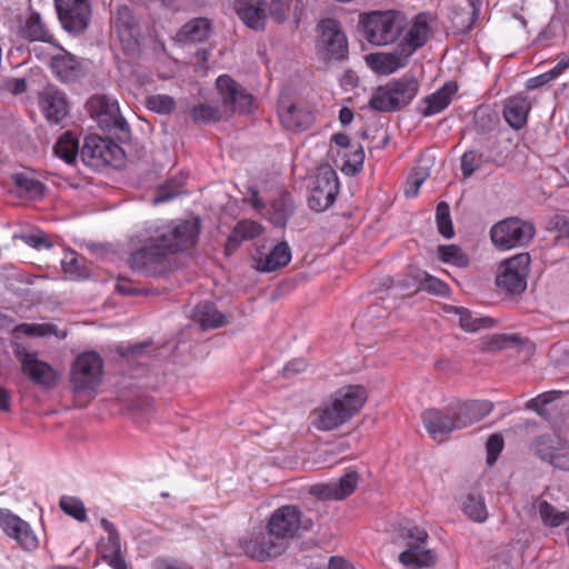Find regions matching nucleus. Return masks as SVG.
<instances>
[{"label": "nucleus", "mask_w": 569, "mask_h": 569, "mask_svg": "<svg viewBox=\"0 0 569 569\" xmlns=\"http://www.w3.org/2000/svg\"><path fill=\"white\" fill-rule=\"evenodd\" d=\"M198 219H174L149 222L140 234L143 246L129 257V266L148 276L163 274L170 257L192 248L198 239Z\"/></svg>", "instance_id": "obj_1"}, {"label": "nucleus", "mask_w": 569, "mask_h": 569, "mask_svg": "<svg viewBox=\"0 0 569 569\" xmlns=\"http://www.w3.org/2000/svg\"><path fill=\"white\" fill-rule=\"evenodd\" d=\"M431 16L421 12L408 19L398 10H373L359 16L358 26L363 38L372 46L383 47L400 42L406 33L416 24H421L426 30V42L431 33Z\"/></svg>", "instance_id": "obj_2"}, {"label": "nucleus", "mask_w": 569, "mask_h": 569, "mask_svg": "<svg viewBox=\"0 0 569 569\" xmlns=\"http://www.w3.org/2000/svg\"><path fill=\"white\" fill-rule=\"evenodd\" d=\"M367 390L359 385L345 386L312 412L311 425L320 431H331L349 421L365 405Z\"/></svg>", "instance_id": "obj_3"}, {"label": "nucleus", "mask_w": 569, "mask_h": 569, "mask_svg": "<svg viewBox=\"0 0 569 569\" xmlns=\"http://www.w3.org/2000/svg\"><path fill=\"white\" fill-rule=\"evenodd\" d=\"M426 44V30L416 24L397 42L393 52H376L366 56L367 66L377 74L388 76L407 66L409 58Z\"/></svg>", "instance_id": "obj_4"}, {"label": "nucleus", "mask_w": 569, "mask_h": 569, "mask_svg": "<svg viewBox=\"0 0 569 569\" xmlns=\"http://www.w3.org/2000/svg\"><path fill=\"white\" fill-rule=\"evenodd\" d=\"M531 222L518 217H509L496 222L490 229V239L500 250H511L527 246L535 236Z\"/></svg>", "instance_id": "obj_5"}, {"label": "nucleus", "mask_w": 569, "mask_h": 569, "mask_svg": "<svg viewBox=\"0 0 569 569\" xmlns=\"http://www.w3.org/2000/svg\"><path fill=\"white\" fill-rule=\"evenodd\" d=\"M88 110L99 126L114 132L121 141L130 137V128L126 119L120 114L119 104L109 96H93L87 102Z\"/></svg>", "instance_id": "obj_6"}, {"label": "nucleus", "mask_w": 569, "mask_h": 569, "mask_svg": "<svg viewBox=\"0 0 569 569\" xmlns=\"http://www.w3.org/2000/svg\"><path fill=\"white\" fill-rule=\"evenodd\" d=\"M312 527L309 518L302 517L301 510L295 505H284L277 508L270 516L266 529H269L276 539L288 545L300 531H308Z\"/></svg>", "instance_id": "obj_7"}, {"label": "nucleus", "mask_w": 569, "mask_h": 569, "mask_svg": "<svg viewBox=\"0 0 569 569\" xmlns=\"http://www.w3.org/2000/svg\"><path fill=\"white\" fill-rule=\"evenodd\" d=\"M407 548L399 555V561L408 569H422L435 565L436 556L427 547L428 533L418 527L406 528L402 532Z\"/></svg>", "instance_id": "obj_8"}, {"label": "nucleus", "mask_w": 569, "mask_h": 569, "mask_svg": "<svg viewBox=\"0 0 569 569\" xmlns=\"http://www.w3.org/2000/svg\"><path fill=\"white\" fill-rule=\"evenodd\" d=\"M530 263L528 253H519L500 263L496 283L510 293L521 292L527 287Z\"/></svg>", "instance_id": "obj_9"}, {"label": "nucleus", "mask_w": 569, "mask_h": 569, "mask_svg": "<svg viewBox=\"0 0 569 569\" xmlns=\"http://www.w3.org/2000/svg\"><path fill=\"white\" fill-rule=\"evenodd\" d=\"M102 360L97 352H84L73 362L71 382L76 391L94 389L101 381Z\"/></svg>", "instance_id": "obj_10"}, {"label": "nucleus", "mask_w": 569, "mask_h": 569, "mask_svg": "<svg viewBox=\"0 0 569 569\" xmlns=\"http://www.w3.org/2000/svg\"><path fill=\"white\" fill-rule=\"evenodd\" d=\"M0 529L24 551H34L39 547L30 523L7 508L0 509Z\"/></svg>", "instance_id": "obj_11"}, {"label": "nucleus", "mask_w": 569, "mask_h": 569, "mask_svg": "<svg viewBox=\"0 0 569 569\" xmlns=\"http://www.w3.org/2000/svg\"><path fill=\"white\" fill-rule=\"evenodd\" d=\"M54 7L67 31L81 33L88 28L92 14L90 0H54Z\"/></svg>", "instance_id": "obj_12"}, {"label": "nucleus", "mask_w": 569, "mask_h": 569, "mask_svg": "<svg viewBox=\"0 0 569 569\" xmlns=\"http://www.w3.org/2000/svg\"><path fill=\"white\" fill-rule=\"evenodd\" d=\"M339 192L337 173L329 167L321 168L310 190L309 207L318 212L328 209Z\"/></svg>", "instance_id": "obj_13"}, {"label": "nucleus", "mask_w": 569, "mask_h": 569, "mask_svg": "<svg viewBox=\"0 0 569 569\" xmlns=\"http://www.w3.org/2000/svg\"><path fill=\"white\" fill-rule=\"evenodd\" d=\"M318 50L330 59L340 60L348 52V41L337 20L328 18L318 24Z\"/></svg>", "instance_id": "obj_14"}, {"label": "nucleus", "mask_w": 569, "mask_h": 569, "mask_svg": "<svg viewBox=\"0 0 569 569\" xmlns=\"http://www.w3.org/2000/svg\"><path fill=\"white\" fill-rule=\"evenodd\" d=\"M122 153L121 148L99 136H89L80 150L83 163L91 168L111 164Z\"/></svg>", "instance_id": "obj_15"}, {"label": "nucleus", "mask_w": 569, "mask_h": 569, "mask_svg": "<svg viewBox=\"0 0 569 569\" xmlns=\"http://www.w3.org/2000/svg\"><path fill=\"white\" fill-rule=\"evenodd\" d=\"M218 92L226 108L233 112H249L252 106V96L248 93L228 74L219 76L216 80Z\"/></svg>", "instance_id": "obj_16"}, {"label": "nucleus", "mask_w": 569, "mask_h": 569, "mask_svg": "<svg viewBox=\"0 0 569 569\" xmlns=\"http://www.w3.org/2000/svg\"><path fill=\"white\" fill-rule=\"evenodd\" d=\"M358 473L356 471H349L339 480L311 486L309 493L322 501L342 500L355 491L358 486Z\"/></svg>", "instance_id": "obj_17"}, {"label": "nucleus", "mask_w": 569, "mask_h": 569, "mask_svg": "<svg viewBox=\"0 0 569 569\" xmlns=\"http://www.w3.org/2000/svg\"><path fill=\"white\" fill-rule=\"evenodd\" d=\"M113 30L126 53L138 51L139 28L129 7L122 6L118 8L113 19Z\"/></svg>", "instance_id": "obj_18"}, {"label": "nucleus", "mask_w": 569, "mask_h": 569, "mask_svg": "<svg viewBox=\"0 0 569 569\" xmlns=\"http://www.w3.org/2000/svg\"><path fill=\"white\" fill-rule=\"evenodd\" d=\"M422 422L429 436L436 441H442L447 435L458 430L450 403L443 409L431 408L425 410Z\"/></svg>", "instance_id": "obj_19"}, {"label": "nucleus", "mask_w": 569, "mask_h": 569, "mask_svg": "<svg viewBox=\"0 0 569 569\" xmlns=\"http://www.w3.org/2000/svg\"><path fill=\"white\" fill-rule=\"evenodd\" d=\"M450 405L458 430L481 420L493 409L492 402L488 400H457Z\"/></svg>", "instance_id": "obj_20"}, {"label": "nucleus", "mask_w": 569, "mask_h": 569, "mask_svg": "<svg viewBox=\"0 0 569 569\" xmlns=\"http://www.w3.org/2000/svg\"><path fill=\"white\" fill-rule=\"evenodd\" d=\"M100 523L108 536L107 538H101L98 545L99 553L112 569H127V562L121 550L119 533L113 523L104 518L101 519Z\"/></svg>", "instance_id": "obj_21"}, {"label": "nucleus", "mask_w": 569, "mask_h": 569, "mask_svg": "<svg viewBox=\"0 0 569 569\" xmlns=\"http://www.w3.org/2000/svg\"><path fill=\"white\" fill-rule=\"evenodd\" d=\"M279 119L281 124L290 131H305L309 129L315 122L313 111L301 103H291L279 106L278 110Z\"/></svg>", "instance_id": "obj_22"}, {"label": "nucleus", "mask_w": 569, "mask_h": 569, "mask_svg": "<svg viewBox=\"0 0 569 569\" xmlns=\"http://www.w3.org/2000/svg\"><path fill=\"white\" fill-rule=\"evenodd\" d=\"M52 72L63 82L76 81L86 73V66L76 56L62 50L51 58Z\"/></svg>", "instance_id": "obj_23"}, {"label": "nucleus", "mask_w": 569, "mask_h": 569, "mask_svg": "<svg viewBox=\"0 0 569 569\" xmlns=\"http://www.w3.org/2000/svg\"><path fill=\"white\" fill-rule=\"evenodd\" d=\"M39 103L46 118L52 123L60 122L68 113L66 96L54 87H47L41 91Z\"/></svg>", "instance_id": "obj_24"}, {"label": "nucleus", "mask_w": 569, "mask_h": 569, "mask_svg": "<svg viewBox=\"0 0 569 569\" xmlns=\"http://www.w3.org/2000/svg\"><path fill=\"white\" fill-rule=\"evenodd\" d=\"M17 357L21 362L23 373L31 380L43 386L53 383L56 375L48 363L40 361L33 353L24 350H18Z\"/></svg>", "instance_id": "obj_25"}, {"label": "nucleus", "mask_w": 569, "mask_h": 569, "mask_svg": "<svg viewBox=\"0 0 569 569\" xmlns=\"http://www.w3.org/2000/svg\"><path fill=\"white\" fill-rule=\"evenodd\" d=\"M236 10L239 18L251 29L260 30L267 20L263 0H237Z\"/></svg>", "instance_id": "obj_26"}, {"label": "nucleus", "mask_w": 569, "mask_h": 569, "mask_svg": "<svg viewBox=\"0 0 569 569\" xmlns=\"http://www.w3.org/2000/svg\"><path fill=\"white\" fill-rule=\"evenodd\" d=\"M291 260V250L287 242L277 243L270 252L256 258V268L262 272H272L287 266Z\"/></svg>", "instance_id": "obj_27"}, {"label": "nucleus", "mask_w": 569, "mask_h": 569, "mask_svg": "<svg viewBox=\"0 0 569 569\" xmlns=\"http://www.w3.org/2000/svg\"><path fill=\"white\" fill-rule=\"evenodd\" d=\"M531 109L530 101L523 96L510 97L505 102L503 118L513 129H521L526 122Z\"/></svg>", "instance_id": "obj_28"}, {"label": "nucleus", "mask_w": 569, "mask_h": 569, "mask_svg": "<svg viewBox=\"0 0 569 569\" xmlns=\"http://www.w3.org/2000/svg\"><path fill=\"white\" fill-rule=\"evenodd\" d=\"M388 86L399 110L408 106L419 92V82L413 76H402L389 81Z\"/></svg>", "instance_id": "obj_29"}, {"label": "nucleus", "mask_w": 569, "mask_h": 569, "mask_svg": "<svg viewBox=\"0 0 569 569\" xmlns=\"http://www.w3.org/2000/svg\"><path fill=\"white\" fill-rule=\"evenodd\" d=\"M211 33L210 21L206 18H196L181 27L176 34V40L180 44L202 42Z\"/></svg>", "instance_id": "obj_30"}, {"label": "nucleus", "mask_w": 569, "mask_h": 569, "mask_svg": "<svg viewBox=\"0 0 569 569\" xmlns=\"http://www.w3.org/2000/svg\"><path fill=\"white\" fill-rule=\"evenodd\" d=\"M457 86L453 82H447L436 92L422 100L425 108L422 114L430 117L443 111L451 102L453 94L457 92Z\"/></svg>", "instance_id": "obj_31"}, {"label": "nucleus", "mask_w": 569, "mask_h": 569, "mask_svg": "<svg viewBox=\"0 0 569 569\" xmlns=\"http://www.w3.org/2000/svg\"><path fill=\"white\" fill-rule=\"evenodd\" d=\"M20 34L29 41L52 42L53 36L38 12H30L20 28Z\"/></svg>", "instance_id": "obj_32"}, {"label": "nucleus", "mask_w": 569, "mask_h": 569, "mask_svg": "<svg viewBox=\"0 0 569 569\" xmlns=\"http://www.w3.org/2000/svg\"><path fill=\"white\" fill-rule=\"evenodd\" d=\"M192 319L202 329H214L226 323V317L210 301L198 303L193 309Z\"/></svg>", "instance_id": "obj_33"}, {"label": "nucleus", "mask_w": 569, "mask_h": 569, "mask_svg": "<svg viewBox=\"0 0 569 569\" xmlns=\"http://www.w3.org/2000/svg\"><path fill=\"white\" fill-rule=\"evenodd\" d=\"M261 231L262 227L256 221H239L228 238L226 251L229 253L231 250H236L241 241L253 239L254 237L259 236Z\"/></svg>", "instance_id": "obj_34"}, {"label": "nucleus", "mask_w": 569, "mask_h": 569, "mask_svg": "<svg viewBox=\"0 0 569 569\" xmlns=\"http://www.w3.org/2000/svg\"><path fill=\"white\" fill-rule=\"evenodd\" d=\"M80 150L79 140L70 131L62 133L53 148L54 154L67 164L76 163L78 156H80Z\"/></svg>", "instance_id": "obj_35"}, {"label": "nucleus", "mask_w": 569, "mask_h": 569, "mask_svg": "<svg viewBox=\"0 0 569 569\" xmlns=\"http://www.w3.org/2000/svg\"><path fill=\"white\" fill-rule=\"evenodd\" d=\"M12 180L19 197L37 200L43 196L44 187L39 180L26 173H16L12 176Z\"/></svg>", "instance_id": "obj_36"}, {"label": "nucleus", "mask_w": 569, "mask_h": 569, "mask_svg": "<svg viewBox=\"0 0 569 569\" xmlns=\"http://www.w3.org/2000/svg\"><path fill=\"white\" fill-rule=\"evenodd\" d=\"M368 104L370 109L378 112H392L399 110L398 106H396L395 97L392 96L388 82L375 90Z\"/></svg>", "instance_id": "obj_37"}, {"label": "nucleus", "mask_w": 569, "mask_h": 569, "mask_svg": "<svg viewBox=\"0 0 569 569\" xmlns=\"http://www.w3.org/2000/svg\"><path fill=\"white\" fill-rule=\"evenodd\" d=\"M455 313L458 316L460 327L468 332H476L482 328H489L493 320L488 317H477L468 309L456 307Z\"/></svg>", "instance_id": "obj_38"}, {"label": "nucleus", "mask_w": 569, "mask_h": 569, "mask_svg": "<svg viewBox=\"0 0 569 569\" xmlns=\"http://www.w3.org/2000/svg\"><path fill=\"white\" fill-rule=\"evenodd\" d=\"M536 509L545 526L559 527L569 520L568 511H559L556 507L548 503L546 500H538L536 503Z\"/></svg>", "instance_id": "obj_39"}, {"label": "nucleus", "mask_w": 569, "mask_h": 569, "mask_svg": "<svg viewBox=\"0 0 569 569\" xmlns=\"http://www.w3.org/2000/svg\"><path fill=\"white\" fill-rule=\"evenodd\" d=\"M239 548L246 556L252 559L258 561L268 560L267 551L263 550V548L260 546V531H253L243 535L239 539Z\"/></svg>", "instance_id": "obj_40"}, {"label": "nucleus", "mask_w": 569, "mask_h": 569, "mask_svg": "<svg viewBox=\"0 0 569 569\" xmlns=\"http://www.w3.org/2000/svg\"><path fill=\"white\" fill-rule=\"evenodd\" d=\"M291 213V201L287 193H282L278 200H274L269 210V219L274 226L282 227L287 223Z\"/></svg>", "instance_id": "obj_41"}, {"label": "nucleus", "mask_w": 569, "mask_h": 569, "mask_svg": "<svg viewBox=\"0 0 569 569\" xmlns=\"http://www.w3.org/2000/svg\"><path fill=\"white\" fill-rule=\"evenodd\" d=\"M463 512L476 522H483L488 518L485 500L479 495H469L463 501Z\"/></svg>", "instance_id": "obj_42"}, {"label": "nucleus", "mask_w": 569, "mask_h": 569, "mask_svg": "<svg viewBox=\"0 0 569 569\" xmlns=\"http://www.w3.org/2000/svg\"><path fill=\"white\" fill-rule=\"evenodd\" d=\"M439 258L442 262L459 268L469 263V257L456 244H443L438 247Z\"/></svg>", "instance_id": "obj_43"}, {"label": "nucleus", "mask_w": 569, "mask_h": 569, "mask_svg": "<svg viewBox=\"0 0 569 569\" xmlns=\"http://www.w3.org/2000/svg\"><path fill=\"white\" fill-rule=\"evenodd\" d=\"M559 445V439L555 438L550 435H543L539 437L537 440V451L541 459L549 461L551 465L557 467H562L561 463L557 462L559 455L555 452L557 450V446Z\"/></svg>", "instance_id": "obj_44"}, {"label": "nucleus", "mask_w": 569, "mask_h": 569, "mask_svg": "<svg viewBox=\"0 0 569 569\" xmlns=\"http://www.w3.org/2000/svg\"><path fill=\"white\" fill-rule=\"evenodd\" d=\"M182 192V183L180 180L172 179L160 186L156 190L154 197L151 199V203L153 206H158L164 202H168L176 197H178Z\"/></svg>", "instance_id": "obj_45"}, {"label": "nucleus", "mask_w": 569, "mask_h": 569, "mask_svg": "<svg viewBox=\"0 0 569 569\" xmlns=\"http://www.w3.org/2000/svg\"><path fill=\"white\" fill-rule=\"evenodd\" d=\"M60 508L64 513L73 517L78 521L87 520V510L81 500L74 497L64 496L60 499Z\"/></svg>", "instance_id": "obj_46"}, {"label": "nucleus", "mask_w": 569, "mask_h": 569, "mask_svg": "<svg viewBox=\"0 0 569 569\" xmlns=\"http://www.w3.org/2000/svg\"><path fill=\"white\" fill-rule=\"evenodd\" d=\"M260 546L268 553V559L276 558L284 552L287 546L280 539L271 533L269 529L266 532L260 531Z\"/></svg>", "instance_id": "obj_47"}, {"label": "nucleus", "mask_w": 569, "mask_h": 569, "mask_svg": "<svg viewBox=\"0 0 569 569\" xmlns=\"http://www.w3.org/2000/svg\"><path fill=\"white\" fill-rule=\"evenodd\" d=\"M191 116L196 122L209 123L218 121L221 118V112L216 106L200 103L192 108Z\"/></svg>", "instance_id": "obj_48"}, {"label": "nucleus", "mask_w": 569, "mask_h": 569, "mask_svg": "<svg viewBox=\"0 0 569 569\" xmlns=\"http://www.w3.org/2000/svg\"><path fill=\"white\" fill-rule=\"evenodd\" d=\"M436 220L438 224L439 232L447 239H450L453 237L455 231L450 218V209L448 203L440 202L437 206L436 210Z\"/></svg>", "instance_id": "obj_49"}, {"label": "nucleus", "mask_w": 569, "mask_h": 569, "mask_svg": "<svg viewBox=\"0 0 569 569\" xmlns=\"http://www.w3.org/2000/svg\"><path fill=\"white\" fill-rule=\"evenodd\" d=\"M146 103L149 110L162 114L170 113L176 106L174 100L167 94L150 96Z\"/></svg>", "instance_id": "obj_50"}, {"label": "nucleus", "mask_w": 569, "mask_h": 569, "mask_svg": "<svg viewBox=\"0 0 569 569\" xmlns=\"http://www.w3.org/2000/svg\"><path fill=\"white\" fill-rule=\"evenodd\" d=\"M560 391L551 390L547 392H542L536 398H532L527 401L526 406L528 409L536 411L540 416H546L547 412L545 410V406L555 401L560 396Z\"/></svg>", "instance_id": "obj_51"}, {"label": "nucleus", "mask_w": 569, "mask_h": 569, "mask_svg": "<svg viewBox=\"0 0 569 569\" xmlns=\"http://www.w3.org/2000/svg\"><path fill=\"white\" fill-rule=\"evenodd\" d=\"M23 332L31 336L46 337L57 336L63 338L66 335H59L58 328L51 323H27L22 326Z\"/></svg>", "instance_id": "obj_52"}, {"label": "nucleus", "mask_w": 569, "mask_h": 569, "mask_svg": "<svg viewBox=\"0 0 569 569\" xmlns=\"http://www.w3.org/2000/svg\"><path fill=\"white\" fill-rule=\"evenodd\" d=\"M365 152L360 146L351 151V160H346L342 164V171L347 174L358 173L363 166Z\"/></svg>", "instance_id": "obj_53"}, {"label": "nucleus", "mask_w": 569, "mask_h": 569, "mask_svg": "<svg viewBox=\"0 0 569 569\" xmlns=\"http://www.w3.org/2000/svg\"><path fill=\"white\" fill-rule=\"evenodd\" d=\"M421 287L423 290L438 296H446L449 292V288L446 282L428 273H426L421 279Z\"/></svg>", "instance_id": "obj_54"}, {"label": "nucleus", "mask_w": 569, "mask_h": 569, "mask_svg": "<svg viewBox=\"0 0 569 569\" xmlns=\"http://www.w3.org/2000/svg\"><path fill=\"white\" fill-rule=\"evenodd\" d=\"M503 448V439L499 435H492L487 441V462L492 465Z\"/></svg>", "instance_id": "obj_55"}, {"label": "nucleus", "mask_w": 569, "mask_h": 569, "mask_svg": "<svg viewBox=\"0 0 569 569\" xmlns=\"http://www.w3.org/2000/svg\"><path fill=\"white\" fill-rule=\"evenodd\" d=\"M479 167V157L475 151L465 152L461 157V170L466 178L470 177Z\"/></svg>", "instance_id": "obj_56"}, {"label": "nucleus", "mask_w": 569, "mask_h": 569, "mask_svg": "<svg viewBox=\"0 0 569 569\" xmlns=\"http://www.w3.org/2000/svg\"><path fill=\"white\" fill-rule=\"evenodd\" d=\"M290 8V0H270V16L277 21L282 22Z\"/></svg>", "instance_id": "obj_57"}, {"label": "nucleus", "mask_w": 569, "mask_h": 569, "mask_svg": "<svg viewBox=\"0 0 569 569\" xmlns=\"http://www.w3.org/2000/svg\"><path fill=\"white\" fill-rule=\"evenodd\" d=\"M426 179V173L416 172L412 177L407 181V188L405 190V194L407 198H413L417 196L419 188L423 183Z\"/></svg>", "instance_id": "obj_58"}, {"label": "nucleus", "mask_w": 569, "mask_h": 569, "mask_svg": "<svg viewBox=\"0 0 569 569\" xmlns=\"http://www.w3.org/2000/svg\"><path fill=\"white\" fill-rule=\"evenodd\" d=\"M62 267L64 272L72 276H78L77 267H78V258L74 252H71L64 257L62 260Z\"/></svg>", "instance_id": "obj_59"}, {"label": "nucleus", "mask_w": 569, "mask_h": 569, "mask_svg": "<svg viewBox=\"0 0 569 569\" xmlns=\"http://www.w3.org/2000/svg\"><path fill=\"white\" fill-rule=\"evenodd\" d=\"M305 368H306V362L303 360H301V359L292 360L283 368V376L290 377L292 375L303 371Z\"/></svg>", "instance_id": "obj_60"}, {"label": "nucleus", "mask_w": 569, "mask_h": 569, "mask_svg": "<svg viewBox=\"0 0 569 569\" xmlns=\"http://www.w3.org/2000/svg\"><path fill=\"white\" fill-rule=\"evenodd\" d=\"M28 243L39 249L41 247H50L43 233H34L28 237Z\"/></svg>", "instance_id": "obj_61"}, {"label": "nucleus", "mask_w": 569, "mask_h": 569, "mask_svg": "<svg viewBox=\"0 0 569 569\" xmlns=\"http://www.w3.org/2000/svg\"><path fill=\"white\" fill-rule=\"evenodd\" d=\"M210 57V51L207 49H198L196 52V59L198 62L196 63L197 70H204L206 63Z\"/></svg>", "instance_id": "obj_62"}, {"label": "nucleus", "mask_w": 569, "mask_h": 569, "mask_svg": "<svg viewBox=\"0 0 569 569\" xmlns=\"http://www.w3.org/2000/svg\"><path fill=\"white\" fill-rule=\"evenodd\" d=\"M329 569H353L345 559L331 557L328 565Z\"/></svg>", "instance_id": "obj_63"}, {"label": "nucleus", "mask_w": 569, "mask_h": 569, "mask_svg": "<svg viewBox=\"0 0 569 569\" xmlns=\"http://www.w3.org/2000/svg\"><path fill=\"white\" fill-rule=\"evenodd\" d=\"M156 569H191L186 565L162 560L157 563Z\"/></svg>", "instance_id": "obj_64"}]
</instances>
